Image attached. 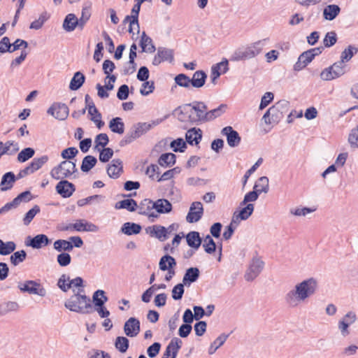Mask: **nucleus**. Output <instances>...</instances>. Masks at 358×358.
<instances>
[{
	"mask_svg": "<svg viewBox=\"0 0 358 358\" xmlns=\"http://www.w3.org/2000/svg\"><path fill=\"white\" fill-rule=\"evenodd\" d=\"M318 289V281L314 278H309L296 284L293 289L285 295L287 305L296 308L308 298L313 296Z\"/></svg>",
	"mask_w": 358,
	"mask_h": 358,
	"instance_id": "obj_1",
	"label": "nucleus"
},
{
	"mask_svg": "<svg viewBox=\"0 0 358 358\" xmlns=\"http://www.w3.org/2000/svg\"><path fill=\"white\" fill-rule=\"evenodd\" d=\"M177 110H180L178 119L180 122H189L196 124L206 122L208 106L203 101H195L179 106Z\"/></svg>",
	"mask_w": 358,
	"mask_h": 358,
	"instance_id": "obj_2",
	"label": "nucleus"
},
{
	"mask_svg": "<svg viewBox=\"0 0 358 358\" xmlns=\"http://www.w3.org/2000/svg\"><path fill=\"white\" fill-rule=\"evenodd\" d=\"M268 40L266 38L246 45L241 46L233 52L229 59L232 62H239L252 59L262 52L264 47Z\"/></svg>",
	"mask_w": 358,
	"mask_h": 358,
	"instance_id": "obj_3",
	"label": "nucleus"
},
{
	"mask_svg": "<svg viewBox=\"0 0 358 358\" xmlns=\"http://www.w3.org/2000/svg\"><path fill=\"white\" fill-rule=\"evenodd\" d=\"M64 306L71 311L86 314L92 312V306L90 297L85 294L84 289H78L64 303Z\"/></svg>",
	"mask_w": 358,
	"mask_h": 358,
	"instance_id": "obj_4",
	"label": "nucleus"
},
{
	"mask_svg": "<svg viewBox=\"0 0 358 358\" xmlns=\"http://www.w3.org/2000/svg\"><path fill=\"white\" fill-rule=\"evenodd\" d=\"M76 172L78 169L76 163L70 160H64L51 170L50 176L55 180H59L69 178Z\"/></svg>",
	"mask_w": 358,
	"mask_h": 358,
	"instance_id": "obj_5",
	"label": "nucleus"
},
{
	"mask_svg": "<svg viewBox=\"0 0 358 358\" xmlns=\"http://www.w3.org/2000/svg\"><path fill=\"white\" fill-rule=\"evenodd\" d=\"M346 65L342 60L334 63L331 66L324 69L320 73V78L323 80H331L341 77L345 73Z\"/></svg>",
	"mask_w": 358,
	"mask_h": 358,
	"instance_id": "obj_6",
	"label": "nucleus"
},
{
	"mask_svg": "<svg viewBox=\"0 0 358 358\" xmlns=\"http://www.w3.org/2000/svg\"><path fill=\"white\" fill-rule=\"evenodd\" d=\"M108 298L106 292L102 289H98L93 293L92 302L94 304L95 310L101 318H106L110 315V311L105 307V303Z\"/></svg>",
	"mask_w": 358,
	"mask_h": 358,
	"instance_id": "obj_7",
	"label": "nucleus"
},
{
	"mask_svg": "<svg viewBox=\"0 0 358 358\" xmlns=\"http://www.w3.org/2000/svg\"><path fill=\"white\" fill-rule=\"evenodd\" d=\"M264 264V262L260 257H254L244 274L245 280L248 282L253 281L263 271Z\"/></svg>",
	"mask_w": 358,
	"mask_h": 358,
	"instance_id": "obj_8",
	"label": "nucleus"
},
{
	"mask_svg": "<svg viewBox=\"0 0 358 358\" xmlns=\"http://www.w3.org/2000/svg\"><path fill=\"white\" fill-rule=\"evenodd\" d=\"M47 113L58 120H64L69 115V110L66 104L55 102L48 108Z\"/></svg>",
	"mask_w": 358,
	"mask_h": 358,
	"instance_id": "obj_9",
	"label": "nucleus"
},
{
	"mask_svg": "<svg viewBox=\"0 0 358 358\" xmlns=\"http://www.w3.org/2000/svg\"><path fill=\"white\" fill-rule=\"evenodd\" d=\"M18 288L22 292H27L41 296H44L46 294L45 289L39 283L34 280H27L24 283L20 282Z\"/></svg>",
	"mask_w": 358,
	"mask_h": 358,
	"instance_id": "obj_10",
	"label": "nucleus"
},
{
	"mask_svg": "<svg viewBox=\"0 0 358 358\" xmlns=\"http://www.w3.org/2000/svg\"><path fill=\"white\" fill-rule=\"evenodd\" d=\"M203 214V208L202 203L199 201L193 202L186 216V220L189 223L196 222L202 217Z\"/></svg>",
	"mask_w": 358,
	"mask_h": 358,
	"instance_id": "obj_11",
	"label": "nucleus"
},
{
	"mask_svg": "<svg viewBox=\"0 0 358 358\" xmlns=\"http://www.w3.org/2000/svg\"><path fill=\"white\" fill-rule=\"evenodd\" d=\"M50 243V240L45 234H38L34 237L28 236L25 244L27 246L31 247L34 249H40L47 246Z\"/></svg>",
	"mask_w": 358,
	"mask_h": 358,
	"instance_id": "obj_12",
	"label": "nucleus"
},
{
	"mask_svg": "<svg viewBox=\"0 0 358 358\" xmlns=\"http://www.w3.org/2000/svg\"><path fill=\"white\" fill-rule=\"evenodd\" d=\"M221 134L227 137L229 146L235 148L240 144L241 136L238 131L234 130L231 126L224 127L221 131Z\"/></svg>",
	"mask_w": 358,
	"mask_h": 358,
	"instance_id": "obj_13",
	"label": "nucleus"
},
{
	"mask_svg": "<svg viewBox=\"0 0 358 358\" xmlns=\"http://www.w3.org/2000/svg\"><path fill=\"white\" fill-rule=\"evenodd\" d=\"M55 189L57 194L63 198H69L76 191V187L66 180L62 179L56 185Z\"/></svg>",
	"mask_w": 358,
	"mask_h": 358,
	"instance_id": "obj_14",
	"label": "nucleus"
},
{
	"mask_svg": "<svg viewBox=\"0 0 358 358\" xmlns=\"http://www.w3.org/2000/svg\"><path fill=\"white\" fill-rule=\"evenodd\" d=\"M182 341L177 338H173L166 346L162 358H176L179 350L181 348Z\"/></svg>",
	"mask_w": 358,
	"mask_h": 358,
	"instance_id": "obj_15",
	"label": "nucleus"
},
{
	"mask_svg": "<svg viewBox=\"0 0 358 358\" xmlns=\"http://www.w3.org/2000/svg\"><path fill=\"white\" fill-rule=\"evenodd\" d=\"M140 321L136 317H130L124 325V334L129 337H135L140 332Z\"/></svg>",
	"mask_w": 358,
	"mask_h": 358,
	"instance_id": "obj_16",
	"label": "nucleus"
},
{
	"mask_svg": "<svg viewBox=\"0 0 358 358\" xmlns=\"http://www.w3.org/2000/svg\"><path fill=\"white\" fill-rule=\"evenodd\" d=\"M145 231L151 237H155L160 241H164L169 238L166 227L162 225L156 224L148 227L145 229Z\"/></svg>",
	"mask_w": 358,
	"mask_h": 358,
	"instance_id": "obj_17",
	"label": "nucleus"
},
{
	"mask_svg": "<svg viewBox=\"0 0 358 358\" xmlns=\"http://www.w3.org/2000/svg\"><path fill=\"white\" fill-rule=\"evenodd\" d=\"M108 176L113 179L118 178L123 172L122 162L120 159H114L107 167Z\"/></svg>",
	"mask_w": 358,
	"mask_h": 358,
	"instance_id": "obj_18",
	"label": "nucleus"
},
{
	"mask_svg": "<svg viewBox=\"0 0 358 358\" xmlns=\"http://www.w3.org/2000/svg\"><path fill=\"white\" fill-rule=\"evenodd\" d=\"M143 135L138 125L137 124L133 125L130 130L127 132L125 136L120 141V145L123 147L129 143H131L134 140L138 138Z\"/></svg>",
	"mask_w": 358,
	"mask_h": 358,
	"instance_id": "obj_19",
	"label": "nucleus"
},
{
	"mask_svg": "<svg viewBox=\"0 0 358 358\" xmlns=\"http://www.w3.org/2000/svg\"><path fill=\"white\" fill-rule=\"evenodd\" d=\"M202 138V131L199 128L193 127L187 130L185 134L186 143L191 145H197Z\"/></svg>",
	"mask_w": 358,
	"mask_h": 358,
	"instance_id": "obj_20",
	"label": "nucleus"
},
{
	"mask_svg": "<svg viewBox=\"0 0 358 358\" xmlns=\"http://www.w3.org/2000/svg\"><path fill=\"white\" fill-rule=\"evenodd\" d=\"M152 206L159 214L169 213L173 209L171 203L166 199H159L153 201Z\"/></svg>",
	"mask_w": 358,
	"mask_h": 358,
	"instance_id": "obj_21",
	"label": "nucleus"
},
{
	"mask_svg": "<svg viewBox=\"0 0 358 358\" xmlns=\"http://www.w3.org/2000/svg\"><path fill=\"white\" fill-rule=\"evenodd\" d=\"M16 180L15 175L13 172L9 171L3 174L0 182L1 191L6 192L10 189Z\"/></svg>",
	"mask_w": 358,
	"mask_h": 358,
	"instance_id": "obj_22",
	"label": "nucleus"
},
{
	"mask_svg": "<svg viewBox=\"0 0 358 358\" xmlns=\"http://www.w3.org/2000/svg\"><path fill=\"white\" fill-rule=\"evenodd\" d=\"M200 275L199 269L196 267H190L187 268L182 278V283L186 286H189L192 283L196 282Z\"/></svg>",
	"mask_w": 358,
	"mask_h": 358,
	"instance_id": "obj_23",
	"label": "nucleus"
},
{
	"mask_svg": "<svg viewBox=\"0 0 358 358\" xmlns=\"http://www.w3.org/2000/svg\"><path fill=\"white\" fill-rule=\"evenodd\" d=\"M207 74L202 70L196 71L194 73L192 77L190 78L191 87L201 88L206 81Z\"/></svg>",
	"mask_w": 358,
	"mask_h": 358,
	"instance_id": "obj_24",
	"label": "nucleus"
},
{
	"mask_svg": "<svg viewBox=\"0 0 358 358\" xmlns=\"http://www.w3.org/2000/svg\"><path fill=\"white\" fill-rule=\"evenodd\" d=\"M62 27L67 32L74 31L76 27L79 29V22L76 15L73 13L66 15L64 20Z\"/></svg>",
	"mask_w": 358,
	"mask_h": 358,
	"instance_id": "obj_25",
	"label": "nucleus"
},
{
	"mask_svg": "<svg viewBox=\"0 0 358 358\" xmlns=\"http://www.w3.org/2000/svg\"><path fill=\"white\" fill-rule=\"evenodd\" d=\"M254 208V204L248 203L237 215L236 213L234 214L233 222H236L238 224L239 220H246L252 214Z\"/></svg>",
	"mask_w": 358,
	"mask_h": 358,
	"instance_id": "obj_26",
	"label": "nucleus"
},
{
	"mask_svg": "<svg viewBox=\"0 0 358 358\" xmlns=\"http://www.w3.org/2000/svg\"><path fill=\"white\" fill-rule=\"evenodd\" d=\"M187 244L195 250L199 249L202 243V238L198 231H192L185 235Z\"/></svg>",
	"mask_w": 358,
	"mask_h": 358,
	"instance_id": "obj_27",
	"label": "nucleus"
},
{
	"mask_svg": "<svg viewBox=\"0 0 358 358\" xmlns=\"http://www.w3.org/2000/svg\"><path fill=\"white\" fill-rule=\"evenodd\" d=\"M91 2L85 3L83 6L81 16L80 18H78V22H79V29L80 30L83 29L86 23L91 17Z\"/></svg>",
	"mask_w": 358,
	"mask_h": 358,
	"instance_id": "obj_28",
	"label": "nucleus"
},
{
	"mask_svg": "<svg viewBox=\"0 0 358 358\" xmlns=\"http://www.w3.org/2000/svg\"><path fill=\"white\" fill-rule=\"evenodd\" d=\"M140 46L142 48V52L152 53L156 50V48L152 43V38L148 36L145 31H143L141 34Z\"/></svg>",
	"mask_w": 358,
	"mask_h": 358,
	"instance_id": "obj_29",
	"label": "nucleus"
},
{
	"mask_svg": "<svg viewBox=\"0 0 358 358\" xmlns=\"http://www.w3.org/2000/svg\"><path fill=\"white\" fill-rule=\"evenodd\" d=\"M341 8L336 4L327 5L323 10V17L325 20L332 21L340 13Z\"/></svg>",
	"mask_w": 358,
	"mask_h": 358,
	"instance_id": "obj_30",
	"label": "nucleus"
},
{
	"mask_svg": "<svg viewBox=\"0 0 358 358\" xmlns=\"http://www.w3.org/2000/svg\"><path fill=\"white\" fill-rule=\"evenodd\" d=\"M141 229L142 227L140 224L128 222L123 224L120 231L127 236H131L138 234Z\"/></svg>",
	"mask_w": 358,
	"mask_h": 358,
	"instance_id": "obj_31",
	"label": "nucleus"
},
{
	"mask_svg": "<svg viewBox=\"0 0 358 358\" xmlns=\"http://www.w3.org/2000/svg\"><path fill=\"white\" fill-rule=\"evenodd\" d=\"M85 81V76L80 71L74 73L69 84V89L73 91L79 90Z\"/></svg>",
	"mask_w": 358,
	"mask_h": 358,
	"instance_id": "obj_32",
	"label": "nucleus"
},
{
	"mask_svg": "<svg viewBox=\"0 0 358 358\" xmlns=\"http://www.w3.org/2000/svg\"><path fill=\"white\" fill-rule=\"evenodd\" d=\"M140 10H141V6H138L137 4H134L131 9V17L133 18V20L131 22V26H129L128 31L130 34H132L133 35H134V27L135 25L137 26V34H139V31H140V27H139V23H138V15H139Z\"/></svg>",
	"mask_w": 358,
	"mask_h": 358,
	"instance_id": "obj_33",
	"label": "nucleus"
},
{
	"mask_svg": "<svg viewBox=\"0 0 358 358\" xmlns=\"http://www.w3.org/2000/svg\"><path fill=\"white\" fill-rule=\"evenodd\" d=\"M54 249L59 252H71L73 249V243L67 240L58 239L54 242Z\"/></svg>",
	"mask_w": 358,
	"mask_h": 358,
	"instance_id": "obj_34",
	"label": "nucleus"
},
{
	"mask_svg": "<svg viewBox=\"0 0 358 358\" xmlns=\"http://www.w3.org/2000/svg\"><path fill=\"white\" fill-rule=\"evenodd\" d=\"M175 85L172 86L171 90L177 86L189 90L191 88L190 78L185 73H179L174 78Z\"/></svg>",
	"mask_w": 358,
	"mask_h": 358,
	"instance_id": "obj_35",
	"label": "nucleus"
},
{
	"mask_svg": "<svg viewBox=\"0 0 358 358\" xmlns=\"http://www.w3.org/2000/svg\"><path fill=\"white\" fill-rule=\"evenodd\" d=\"M115 208L116 209H127L130 212H134L137 210V202L133 199H127L116 203Z\"/></svg>",
	"mask_w": 358,
	"mask_h": 358,
	"instance_id": "obj_36",
	"label": "nucleus"
},
{
	"mask_svg": "<svg viewBox=\"0 0 358 358\" xmlns=\"http://www.w3.org/2000/svg\"><path fill=\"white\" fill-rule=\"evenodd\" d=\"M176 265V259L168 254L162 257L159 262V269L163 271H165L169 268H173Z\"/></svg>",
	"mask_w": 358,
	"mask_h": 358,
	"instance_id": "obj_37",
	"label": "nucleus"
},
{
	"mask_svg": "<svg viewBox=\"0 0 358 358\" xmlns=\"http://www.w3.org/2000/svg\"><path fill=\"white\" fill-rule=\"evenodd\" d=\"M176 160V156L173 153H164L162 154L159 159L158 164L161 166L164 167H171L175 164Z\"/></svg>",
	"mask_w": 358,
	"mask_h": 358,
	"instance_id": "obj_38",
	"label": "nucleus"
},
{
	"mask_svg": "<svg viewBox=\"0 0 358 358\" xmlns=\"http://www.w3.org/2000/svg\"><path fill=\"white\" fill-rule=\"evenodd\" d=\"M109 128L113 132L122 134L124 132V124L122 118L116 117L109 122Z\"/></svg>",
	"mask_w": 358,
	"mask_h": 358,
	"instance_id": "obj_39",
	"label": "nucleus"
},
{
	"mask_svg": "<svg viewBox=\"0 0 358 358\" xmlns=\"http://www.w3.org/2000/svg\"><path fill=\"white\" fill-rule=\"evenodd\" d=\"M253 189L259 194L262 192L268 193L269 190L268 178L266 176L260 177L255 182Z\"/></svg>",
	"mask_w": 358,
	"mask_h": 358,
	"instance_id": "obj_40",
	"label": "nucleus"
},
{
	"mask_svg": "<svg viewBox=\"0 0 358 358\" xmlns=\"http://www.w3.org/2000/svg\"><path fill=\"white\" fill-rule=\"evenodd\" d=\"M96 163L97 159L95 157L87 155L83 159L80 169L83 172L87 173L95 166Z\"/></svg>",
	"mask_w": 358,
	"mask_h": 358,
	"instance_id": "obj_41",
	"label": "nucleus"
},
{
	"mask_svg": "<svg viewBox=\"0 0 358 358\" xmlns=\"http://www.w3.org/2000/svg\"><path fill=\"white\" fill-rule=\"evenodd\" d=\"M226 108V104H221L215 109L210 110H206V122L212 121L215 118L221 116L225 112Z\"/></svg>",
	"mask_w": 358,
	"mask_h": 358,
	"instance_id": "obj_42",
	"label": "nucleus"
},
{
	"mask_svg": "<svg viewBox=\"0 0 358 358\" xmlns=\"http://www.w3.org/2000/svg\"><path fill=\"white\" fill-rule=\"evenodd\" d=\"M153 201L150 199L142 200L138 205V213L143 215L148 214L154 208L152 206Z\"/></svg>",
	"mask_w": 358,
	"mask_h": 358,
	"instance_id": "obj_43",
	"label": "nucleus"
},
{
	"mask_svg": "<svg viewBox=\"0 0 358 358\" xmlns=\"http://www.w3.org/2000/svg\"><path fill=\"white\" fill-rule=\"evenodd\" d=\"M157 53L164 62L172 63L174 60V51L172 49L159 47L157 49Z\"/></svg>",
	"mask_w": 358,
	"mask_h": 358,
	"instance_id": "obj_44",
	"label": "nucleus"
},
{
	"mask_svg": "<svg viewBox=\"0 0 358 358\" xmlns=\"http://www.w3.org/2000/svg\"><path fill=\"white\" fill-rule=\"evenodd\" d=\"M229 334H222L220 335L210 345L208 348V354L213 355L216 350L221 347L227 341Z\"/></svg>",
	"mask_w": 358,
	"mask_h": 358,
	"instance_id": "obj_45",
	"label": "nucleus"
},
{
	"mask_svg": "<svg viewBox=\"0 0 358 358\" xmlns=\"http://www.w3.org/2000/svg\"><path fill=\"white\" fill-rule=\"evenodd\" d=\"M16 248V244L13 241L3 242L0 239V255H8L13 253Z\"/></svg>",
	"mask_w": 358,
	"mask_h": 358,
	"instance_id": "obj_46",
	"label": "nucleus"
},
{
	"mask_svg": "<svg viewBox=\"0 0 358 358\" xmlns=\"http://www.w3.org/2000/svg\"><path fill=\"white\" fill-rule=\"evenodd\" d=\"M358 52V48L354 45H348L342 52L341 60L343 62L350 61Z\"/></svg>",
	"mask_w": 358,
	"mask_h": 358,
	"instance_id": "obj_47",
	"label": "nucleus"
},
{
	"mask_svg": "<svg viewBox=\"0 0 358 358\" xmlns=\"http://www.w3.org/2000/svg\"><path fill=\"white\" fill-rule=\"evenodd\" d=\"M129 346V341L124 336H117L115 341V347L120 352L124 353L127 352Z\"/></svg>",
	"mask_w": 358,
	"mask_h": 358,
	"instance_id": "obj_48",
	"label": "nucleus"
},
{
	"mask_svg": "<svg viewBox=\"0 0 358 358\" xmlns=\"http://www.w3.org/2000/svg\"><path fill=\"white\" fill-rule=\"evenodd\" d=\"M27 257V252L24 250L13 252L10 257L11 264L13 266H17L20 263L24 262Z\"/></svg>",
	"mask_w": 358,
	"mask_h": 358,
	"instance_id": "obj_49",
	"label": "nucleus"
},
{
	"mask_svg": "<svg viewBox=\"0 0 358 358\" xmlns=\"http://www.w3.org/2000/svg\"><path fill=\"white\" fill-rule=\"evenodd\" d=\"M48 161V157L43 155L39 158H34L29 164L31 171L34 173L41 169Z\"/></svg>",
	"mask_w": 358,
	"mask_h": 358,
	"instance_id": "obj_50",
	"label": "nucleus"
},
{
	"mask_svg": "<svg viewBox=\"0 0 358 358\" xmlns=\"http://www.w3.org/2000/svg\"><path fill=\"white\" fill-rule=\"evenodd\" d=\"M171 148L173 152H184L187 148V143L182 138H178L171 142Z\"/></svg>",
	"mask_w": 358,
	"mask_h": 358,
	"instance_id": "obj_51",
	"label": "nucleus"
},
{
	"mask_svg": "<svg viewBox=\"0 0 358 358\" xmlns=\"http://www.w3.org/2000/svg\"><path fill=\"white\" fill-rule=\"evenodd\" d=\"M35 154V150L32 148H26L21 150L17 155V161L25 162L31 159Z\"/></svg>",
	"mask_w": 358,
	"mask_h": 358,
	"instance_id": "obj_52",
	"label": "nucleus"
},
{
	"mask_svg": "<svg viewBox=\"0 0 358 358\" xmlns=\"http://www.w3.org/2000/svg\"><path fill=\"white\" fill-rule=\"evenodd\" d=\"M41 208L39 206L35 205L32 208H31L23 217V224L25 226H28L31 222L33 220L36 215L40 213Z\"/></svg>",
	"mask_w": 358,
	"mask_h": 358,
	"instance_id": "obj_53",
	"label": "nucleus"
},
{
	"mask_svg": "<svg viewBox=\"0 0 358 358\" xmlns=\"http://www.w3.org/2000/svg\"><path fill=\"white\" fill-rule=\"evenodd\" d=\"M203 248L208 254H212L216 250V244L210 235L205 237Z\"/></svg>",
	"mask_w": 358,
	"mask_h": 358,
	"instance_id": "obj_54",
	"label": "nucleus"
},
{
	"mask_svg": "<svg viewBox=\"0 0 358 358\" xmlns=\"http://www.w3.org/2000/svg\"><path fill=\"white\" fill-rule=\"evenodd\" d=\"M99 160L101 162H108L113 155V150L110 148H103V149H99Z\"/></svg>",
	"mask_w": 358,
	"mask_h": 358,
	"instance_id": "obj_55",
	"label": "nucleus"
},
{
	"mask_svg": "<svg viewBox=\"0 0 358 358\" xmlns=\"http://www.w3.org/2000/svg\"><path fill=\"white\" fill-rule=\"evenodd\" d=\"M57 262L62 267L69 266L71 262V257L68 252H61L57 256Z\"/></svg>",
	"mask_w": 358,
	"mask_h": 358,
	"instance_id": "obj_56",
	"label": "nucleus"
},
{
	"mask_svg": "<svg viewBox=\"0 0 358 358\" xmlns=\"http://www.w3.org/2000/svg\"><path fill=\"white\" fill-rule=\"evenodd\" d=\"M20 150L19 145H13V148H9L4 145L2 141H0V154L13 155L17 153Z\"/></svg>",
	"mask_w": 358,
	"mask_h": 358,
	"instance_id": "obj_57",
	"label": "nucleus"
},
{
	"mask_svg": "<svg viewBox=\"0 0 358 358\" xmlns=\"http://www.w3.org/2000/svg\"><path fill=\"white\" fill-rule=\"evenodd\" d=\"M337 41V36L336 32L330 31L327 32L323 40L324 47L330 48L333 46Z\"/></svg>",
	"mask_w": 358,
	"mask_h": 358,
	"instance_id": "obj_58",
	"label": "nucleus"
},
{
	"mask_svg": "<svg viewBox=\"0 0 358 358\" xmlns=\"http://www.w3.org/2000/svg\"><path fill=\"white\" fill-rule=\"evenodd\" d=\"M6 52H12V45L7 36L3 37L0 41V55Z\"/></svg>",
	"mask_w": 358,
	"mask_h": 358,
	"instance_id": "obj_59",
	"label": "nucleus"
},
{
	"mask_svg": "<svg viewBox=\"0 0 358 358\" xmlns=\"http://www.w3.org/2000/svg\"><path fill=\"white\" fill-rule=\"evenodd\" d=\"M57 286L64 292L71 289V285H69V276L66 274H62L57 281Z\"/></svg>",
	"mask_w": 358,
	"mask_h": 358,
	"instance_id": "obj_60",
	"label": "nucleus"
},
{
	"mask_svg": "<svg viewBox=\"0 0 358 358\" xmlns=\"http://www.w3.org/2000/svg\"><path fill=\"white\" fill-rule=\"evenodd\" d=\"M155 90V83L152 80L148 81V80L142 84V88L140 90V93L143 96H148Z\"/></svg>",
	"mask_w": 358,
	"mask_h": 358,
	"instance_id": "obj_61",
	"label": "nucleus"
},
{
	"mask_svg": "<svg viewBox=\"0 0 358 358\" xmlns=\"http://www.w3.org/2000/svg\"><path fill=\"white\" fill-rule=\"evenodd\" d=\"M78 153V150L76 148L69 147L62 150L61 153V157L65 160H70L71 159H73Z\"/></svg>",
	"mask_w": 358,
	"mask_h": 358,
	"instance_id": "obj_62",
	"label": "nucleus"
},
{
	"mask_svg": "<svg viewBox=\"0 0 358 358\" xmlns=\"http://www.w3.org/2000/svg\"><path fill=\"white\" fill-rule=\"evenodd\" d=\"M183 283H178L175 285L172 289V298L174 300H180L182 299L185 292Z\"/></svg>",
	"mask_w": 358,
	"mask_h": 358,
	"instance_id": "obj_63",
	"label": "nucleus"
},
{
	"mask_svg": "<svg viewBox=\"0 0 358 358\" xmlns=\"http://www.w3.org/2000/svg\"><path fill=\"white\" fill-rule=\"evenodd\" d=\"M348 142L352 148H358V127L352 129L348 136Z\"/></svg>",
	"mask_w": 358,
	"mask_h": 358,
	"instance_id": "obj_64",
	"label": "nucleus"
}]
</instances>
